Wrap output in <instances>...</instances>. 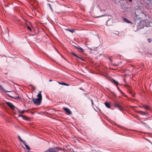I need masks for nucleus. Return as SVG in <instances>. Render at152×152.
I'll list each match as a JSON object with an SVG mask.
<instances>
[{
  "label": "nucleus",
  "mask_w": 152,
  "mask_h": 152,
  "mask_svg": "<svg viewBox=\"0 0 152 152\" xmlns=\"http://www.w3.org/2000/svg\"><path fill=\"white\" fill-rule=\"evenodd\" d=\"M32 101L35 104L37 105H40L42 102V100L38 98L33 99Z\"/></svg>",
  "instance_id": "f257e3e1"
},
{
  "label": "nucleus",
  "mask_w": 152,
  "mask_h": 152,
  "mask_svg": "<svg viewBox=\"0 0 152 152\" xmlns=\"http://www.w3.org/2000/svg\"><path fill=\"white\" fill-rule=\"evenodd\" d=\"M56 149V148H54V147L50 148L45 151L44 152H57Z\"/></svg>",
  "instance_id": "f03ea898"
},
{
  "label": "nucleus",
  "mask_w": 152,
  "mask_h": 152,
  "mask_svg": "<svg viewBox=\"0 0 152 152\" xmlns=\"http://www.w3.org/2000/svg\"><path fill=\"white\" fill-rule=\"evenodd\" d=\"M119 63H118V64H113V65L115 66H118L119 65Z\"/></svg>",
  "instance_id": "393cba45"
},
{
  "label": "nucleus",
  "mask_w": 152,
  "mask_h": 152,
  "mask_svg": "<svg viewBox=\"0 0 152 152\" xmlns=\"http://www.w3.org/2000/svg\"><path fill=\"white\" fill-rule=\"evenodd\" d=\"M18 138L19 140L21 141H22L23 140L21 139L20 137V136H18Z\"/></svg>",
  "instance_id": "a878e982"
},
{
  "label": "nucleus",
  "mask_w": 152,
  "mask_h": 152,
  "mask_svg": "<svg viewBox=\"0 0 152 152\" xmlns=\"http://www.w3.org/2000/svg\"><path fill=\"white\" fill-rule=\"evenodd\" d=\"M64 30L65 31H69L70 32L72 33H73L75 31V29H74L65 28L64 29Z\"/></svg>",
  "instance_id": "423d86ee"
},
{
  "label": "nucleus",
  "mask_w": 152,
  "mask_h": 152,
  "mask_svg": "<svg viewBox=\"0 0 152 152\" xmlns=\"http://www.w3.org/2000/svg\"><path fill=\"white\" fill-rule=\"evenodd\" d=\"M139 113L142 115H146V114H148L146 112H143L142 111H140L139 112Z\"/></svg>",
  "instance_id": "1a4fd4ad"
},
{
  "label": "nucleus",
  "mask_w": 152,
  "mask_h": 152,
  "mask_svg": "<svg viewBox=\"0 0 152 152\" xmlns=\"http://www.w3.org/2000/svg\"><path fill=\"white\" fill-rule=\"evenodd\" d=\"M52 81V80H49V82H51V81Z\"/></svg>",
  "instance_id": "c756f323"
},
{
  "label": "nucleus",
  "mask_w": 152,
  "mask_h": 152,
  "mask_svg": "<svg viewBox=\"0 0 152 152\" xmlns=\"http://www.w3.org/2000/svg\"><path fill=\"white\" fill-rule=\"evenodd\" d=\"M63 109L64 110L66 113H68L69 114H71V112L66 107H64L63 108Z\"/></svg>",
  "instance_id": "0eeeda50"
},
{
  "label": "nucleus",
  "mask_w": 152,
  "mask_h": 152,
  "mask_svg": "<svg viewBox=\"0 0 152 152\" xmlns=\"http://www.w3.org/2000/svg\"><path fill=\"white\" fill-rule=\"evenodd\" d=\"M105 106L108 108H110V105L108 102H105L104 103Z\"/></svg>",
  "instance_id": "4468645a"
},
{
  "label": "nucleus",
  "mask_w": 152,
  "mask_h": 152,
  "mask_svg": "<svg viewBox=\"0 0 152 152\" xmlns=\"http://www.w3.org/2000/svg\"><path fill=\"white\" fill-rule=\"evenodd\" d=\"M114 105V106L115 107L118 108L119 110H121L122 109V107L119 104H118L116 103H115Z\"/></svg>",
  "instance_id": "39448f33"
},
{
  "label": "nucleus",
  "mask_w": 152,
  "mask_h": 152,
  "mask_svg": "<svg viewBox=\"0 0 152 152\" xmlns=\"http://www.w3.org/2000/svg\"><path fill=\"white\" fill-rule=\"evenodd\" d=\"M54 148H56V150L57 151V152H58V150H63V149L61 148H60V147H55Z\"/></svg>",
  "instance_id": "2eb2a0df"
},
{
  "label": "nucleus",
  "mask_w": 152,
  "mask_h": 152,
  "mask_svg": "<svg viewBox=\"0 0 152 152\" xmlns=\"http://www.w3.org/2000/svg\"><path fill=\"white\" fill-rule=\"evenodd\" d=\"M122 19H123V20L125 22H126V23H132V22L130 20H129L126 18L124 17L122 18Z\"/></svg>",
  "instance_id": "20e7f679"
},
{
  "label": "nucleus",
  "mask_w": 152,
  "mask_h": 152,
  "mask_svg": "<svg viewBox=\"0 0 152 152\" xmlns=\"http://www.w3.org/2000/svg\"><path fill=\"white\" fill-rule=\"evenodd\" d=\"M91 101L92 103V104H93V100H91Z\"/></svg>",
  "instance_id": "7c9ffc66"
},
{
  "label": "nucleus",
  "mask_w": 152,
  "mask_h": 152,
  "mask_svg": "<svg viewBox=\"0 0 152 152\" xmlns=\"http://www.w3.org/2000/svg\"><path fill=\"white\" fill-rule=\"evenodd\" d=\"M25 146L27 149V150L28 151L30 150V148L27 145H25Z\"/></svg>",
  "instance_id": "f3484780"
},
{
  "label": "nucleus",
  "mask_w": 152,
  "mask_h": 152,
  "mask_svg": "<svg viewBox=\"0 0 152 152\" xmlns=\"http://www.w3.org/2000/svg\"><path fill=\"white\" fill-rule=\"evenodd\" d=\"M130 2H132V0H128Z\"/></svg>",
  "instance_id": "c85d7f7f"
},
{
  "label": "nucleus",
  "mask_w": 152,
  "mask_h": 152,
  "mask_svg": "<svg viewBox=\"0 0 152 152\" xmlns=\"http://www.w3.org/2000/svg\"><path fill=\"white\" fill-rule=\"evenodd\" d=\"M18 112L20 113H23L25 112H27V111L26 110H20L19 109L18 110Z\"/></svg>",
  "instance_id": "ddd939ff"
},
{
  "label": "nucleus",
  "mask_w": 152,
  "mask_h": 152,
  "mask_svg": "<svg viewBox=\"0 0 152 152\" xmlns=\"http://www.w3.org/2000/svg\"><path fill=\"white\" fill-rule=\"evenodd\" d=\"M78 48L82 51H83V49L81 48Z\"/></svg>",
  "instance_id": "5701e85b"
},
{
  "label": "nucleus",
  "mask_w": 152,
  "mask_h": 152,
  "mask_svg": "<svg viewBox=\"0 0 152 152\" xmlns=\"http://www.w3.org/2000/svg\"><path fill=\"white\" fill-rule=\"evenodd\" d=\"M6 104L7 105L12 109H14L15 107L10 102H7Z\"/></svg>",
  "instance_id": "7ed1b4c3"
},
{
  "label": "nucleus",
  "mask_w": 152,
  "mask_h": 152,
  "mask_svg": "<svg viewBox=\"0 0 152 152\" xmlns=\"http://www.w3.org/2000/svg\"><path fill=\"white\" fill-rule=\"evenodd\" d=\"M6 34H7V32H6Z\"/></svg>",
  "instance_id": "473e14b6"
},
{
  "label": "nucleus",
  "mask_w": 152,
  "mask_h": 152,
  "mask_svg": "<svg viewBox=\"0 0 152 152\" xmlns=\"http://www.w3.org/2000/svg\"><path fill=\"white\" fill-rule=\"evenodd\" d=\"M98 48V47H92V48H89V49L91 50H95L96 49H97Z\"/></svg>",
  "instance_id": "dca6fc26"
},
{
  "label": "nucleus",
  "mask_w": 152,
  "mask_h": 152,
  "mask_svg": "<svg viewBox=\"0 0 152 152\" xmlns=\"http://www.w3.org/2000/svg\"><path fill=\"white\" fill-rule=\"evenodd\" d=\"M48 6H49L50 9H51V10H52H52H53V9H52V7H51V6L50 4H48Z\"/></svg>",
  "instance_id": "aec40b11"
},
{
  "label": "nucleus",
  "mask_w": 152,
  "mask_h": 152,
  "mask_svg": "<svg viewBox=\"0 0 152 152\" xmlns=\"http://www.w3.org/2000/svg\"><path fill=\"white\" fill-rule=\"evenodd\" d=\"M152 84H151L150 85V87H151V86H152Z\"/></svg>",
  "instance_id": "2f4dec72"
},
{
  "label": "nucleus",
  "mask_w": 152,
  "mask_h": 152,
  "mask_svg": "<svg viewBox=\"0 0 152 152\" xmlns=\"http://www.w3.org/2000/svg\"><path fill=\"white\" fill-rule=\"evenodd\" d=\"M72 53L74 56L78 58V57L75 53Z\"/></svg>",
  "instance_id": "4be33fe9"
},
{
  "label": "nucleus",
  "mask_w": 152,
  "mask_h": 152,
  "mask_svg": "<svg viewBox=\"0 0 152 152\" xmlns=\"http://www.w3.org/2000/svg\"><path fill=\"white\" fill-rule=\"evenodd\" d=\"M18 98H19V96H18L17 97Z\"/></svg>",
  "instance_id": "f704fd0d"
},
{
  "label": "nucleus",
  "mask_w": 152,
  "mask_h": 152,
  "mask_svg": "<svg viewBox=\"0 0 152 152\" xmlns=\"http://www.w3.org/2000/svg\"><path fill=\"white\" fill-rule=\"evenodd\" d=\"M22 142H23V144L25 145H26V142H25L23 141V140L21 141Z\"/></svg>",
  "instance_id": "b1692460"
},
{
  "label": "nucleus",
  "mask_w": 152,
  "mask_h": 152,
  "mask_svg": "<svg viewBox=\"0 0 152 152\" xmlns=\"http://www.w3.org/2000/svg\"><path fill=\"white\" fill-rule=\"evenodd\" d=\"M19 115L20 116L22 117L23 118V119L24 120H28V118L26 117L23 116L22 115H21L20 114H19Z\"/></svg>",
  "instance_id": "9d476101"
},
{
  "label": "nucleus",
  "mask_w": 152,
  "mask_h": 152,
  "mask_svg": "<svg viewBox=\"0 0 152 152\" xmlns=\"http://www.w3.org/2000/svg\"><path fill=\"white\" fill-rule=\"evenodd\" d=\"M27 28H28L29 30H31V28H30V27L28 26H27Z\"/></svg>",
  "instance_id": "bb28decb"
},
{
  "label": "nucleus",
  "mask_w": 152,
  "mask_h": 152,
  "mask_svg": "<svg viewBox=\"0 0 152 152\" xmlns=\"http://www.w3.org/2000/svg\"><path fill=\"white\" fill-rule=\"evenodd\" d=\"M142 107L146 109L147 110H149L150 108L149 107L147 106L146 105H143Z\"/></svg>",
  "instance_id": "f8f14e48"
},
{
  "label": "nucleus",
  "mask_w": 152,
  "mask_h": 152,
  "mask_svg": "<svg viewBox=\"0 0 152 152\" xmlns=\"http://www.w3.org/2000/svg\"><path fill=\"white\" fill-rule=\"evenodd\" d=\"M113 81L114 83L116 85H118V82H117L116 81H115V80H113Z\"/></svg>",
  "instance_id": "a211bd4d"
},
{
  "label": "nucleus",
  "mask_w": 152,
  "mask_h": 152,
  "mask_svg": "<svg viewBox=\"0 0 152 152\" xmlns=\"http://www.w3.org/2000/svg\"><path fill=\"white\" fill-rule=\"evenodd\" d=\"M58 83L59 84H60L62 85H65V86H69V84L66 83L64 82L60 83V82H58Z\"/></svg>",
  "instance_id": "9b49d317"
},
{
  "label": "nucleus",
  "mask_w": 152,
  "mask_h": 152,
  "mask_svg": "<svg viewBox=\"0 0 152 152\" xmlns=\"http://www.w3.org/2000/svg\"><path fill=\"white\" fill-rule=\"evenodd\" d=\"M37 97H38V98L41 99L42 100V96L41 94V91H39L38 93L37 96Z\"/></svg>",
  "instance_id": "6e6552de"
},
{
  "label": "nucleus",
  "mask_w": 152,
  "mask_h": 152,
  "mask_svg": "<svg viewBox=\"0 0 152 152\" xmlns=\"http://www.w3.org/2000/svg\"><path fill=\"white\" fill-rule=\"evenodd\" d=\"M99 17H96V18H98Z\"/></svg>",
  "instance_id": "72a5a7b5"
},
{
  "label": "nucleus",
  "mask_w": 152,
  "mask_h": 152,
  "mask_svg": "<svg viewBox=\"0 0 152 152\" xmlns=\"http://www.w3.org/2000/svg\"><path fill=\"white\" fill-rule=\"evenodd\" d=\"M80 90H83V91H84V89H83L82 87H80Z\"/></svg>",
  "instance_id": "cd10ccee"
},
{
  "label": "nucleus",
  "mask_w": 152,
  "mask_h": 152,
  "mask_svg": "<svg viewBox=\"0 0 152 152\" xmlns=\"http://www.w3.org/2000/svg\"><path fill=\"white\" fill-rule=\"evenodd\" d=\"M148 41L149 43L152 41L151 39H148Z\"/></svg>",
  "instance_id": "412c9836"
},
{
  "label": "nucleus",
  "mask_w": 152,
  "mask_h": 152,
  "mask_svg": "<svg viewBox=\"0 0 152 152\" xmlns=\"http://www.w3.org/2000/svg\"><path fill=\"white\" fill-rule=\"evenodd\" d=\"M113 81L114 83L116 85H118V82H117L116 81H115V80H113Z\"/></svg>",
  "instance_id": "6ab92c4d"
}]
</instances>
